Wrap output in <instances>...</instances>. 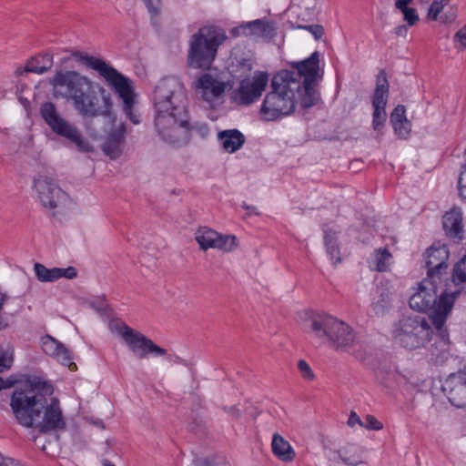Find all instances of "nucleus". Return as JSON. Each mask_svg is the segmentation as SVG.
Wrapping results in <instances>:
<instances>
[{
	"mask_svg": "<svg viewBox=\"0 0 466 466\" xmlns=\"http://www.w3.org/2000/svg\"><path fill=\"white\" fill-rule=\"evenodd\" d=\"M52 393V386L37 377L17 385L12 393L10 406L19 424L41 434L65 430L66 421L58 399L48 400L46 398Z\"/></svg>",
	"mask_w": 466,
	"mask_h": 466,
	"instance_id": "obj_1",
	"label": "nucleus"
},
{
	"mask_svg": "<svg viewBox=\"0 0 466 466\" xmlns=\"http://www.w3.org/2000/svg\"><path fill=\"white\" fill-rule=\"evenodd\" d=\"M155 127L165 142L183 145L189 139L187 95L182 82L175 76L158 81L153 94Z\"/></svg>",
	"mask_w": 466,
	"mask_h": 466,
	"instance_id": "obj_2",
	"label": "nucleus"
},
{
	"mask_svg": "<svg viewBox=\"0 0 466 466\" xmlns=\"http://www.w3.org/2000/svg\"><path fill=\"white\" fill-rule=\"evenodd\" d=\"M303 96L301 82L289 70L279 72L271 80L259 113L265 121H276L291 115Z\"/></svg>",
	"mask_w": 466,
	"mask_h": 466,
	"instance_id": "obj_3",
	"label": "nucleus"
},
{
	"mask_svg": "<svg viewBox=\"0 0 466 466\" xmlns=\"http://www.w3.org/2000/svg\"><path fill=\"white\" fill-rule=\"evenodd\" d=\"M438 280L425 278L419 284L416 291L410 296L409 304L412 309L421 312L430 311L432 324L441 332L440 343L448 345V334L442 330L448 315L451 313L456 296L459 292H442L437 295Z\"/></svg>",
	"mask_w": 466,
	"mask_h": 466,
	"instance_id": "obj_4",
	"label": "nucleus"
},
{
	"mask_svg": "<svg viewBox=\"0 0 466 466\" xmlns=\"http://www.w3.org/2000/svg\"><path fill=\"white\" fill-rule=\"evenodd\" d=\"M303 322L307 333L336 350L349 351L355 345L356 334L353 329L333 316L306 312Z\"/></svg>",
	"mask_w": 466,
	"mask_h": 466,
	"instance_id": "obj_5",
	"label": "nucleus"
},
{
	"mask_svg": "<svg viewBox=\"0 0 466 466\" xmlns=\"http://www.w3.org/2000/svg\"><path fill=\"white\" fill-rule=\"evenodd\" d=\"M74 57L77 62L96 71L106 80L108 85L113 87L115 92L122 99L123 110L127 117H128L133 124H138L140 122L139 117L133 112L135 93L131 80L100 58L80 52L75 53Z\"/></svg>",
	"mask_w": 466,
	"mask_h": 466,
	"instance_id": "obj_6",
	"label": "nucleus"
},
{
	"mask_svg": "<svg viewBox=\"0 0 466 466\" xmlns=\"http://www.w3.org/2000/svg\"><path fill=\"white\" fill-rule=\"evenodd\" d=\"M227 39L224 29L205 25L193 35L190 41L188 63L196 68L208 69L214 61L218 47Z\"/></svg>",
	"mask_w": 466,
	"mask_h": 466,
	"instance_id": "obj_7",
	"label": "nucleus"
},
{
	"mask_svg": "<svg viewBox=\"0 0 466 466\" xmlns=\"http://www.w3.org/2000/svg\"><path fill=\"white\" fill-rule=\"evenodd\" d=\"M431 327L420 315H406L393 326L392 337L396 343L409 350L423 348L431 339Z\"/></svg>",
	"mask_w": 466,
	"mask_h": 466,
	"instance_id": "obj_8",
	"label": "nucleus"
},
{
	"mask_svg": "<svg viewBox=\"0 0 466 466\" xmlns=\"http://www.w3.org/2000/svg\"><path fill=\"white\" fill-rule=\"evenodd\" d=\"M319 55L315 51L311 56L302 61L293 62L292 66L296 71L295 77L301 82L303 96L301 97V106L309 108L315 106L319 100V93L316 89V85L321 75H319Z\"/></svg>",
	"mask_w": 466,
	"mask_h": 466,
	"instance_id": "obj_9",
	"label": "nucleus"
},
{
	"mask_svg": "<svg viewBox=\"0 0 466 466\" xmlns=\"http://www.w3.org/2000/svg\"><path fill=\"white\" fill-rule=\"evenodd\" d=\"M40 114L54 133L75 144L79 151H94V147L83 137L78 128L59 115L54 103L42 104Z\"/></svg>",
	"mask_w": 466,
	"mask_h": 466,
	"instance_id": "obj_10",
	"label": "nucleus"
},
{
	"mask_svg": "<svg viewBox=\"0 0 466 466\" xmlns=\"http://www.w3.org/2000/svg\"><path fill=\"white\" fill-rule=\"evenodd\" d=\"M34 188L43 208L51 215L64 214L71 205L70 197L53 178L39 175L34 178Z\"/></svg>",
	"mask_w": 466,
	"mask_h": 466,
	"instance_id": "obj_11",
	"label": "nucleus"
},
{
	"mask_svg": "<svg viewBox=\"0 0 466 466\" xmlns=\"http://www.w3.org/2000/svg\"><path fill=\"white\" fill-rule=\"evenodd\" d=\"M103 106H98V96L94 88L93 82L88 78L86 86L81 88L73 98L74 106L82 116H109L112 108V100L104 88H100Z\"/></svg>",
	"mask_w": 466,
	"mask_h": 466,
	"instance_id": "obj_12",
	"label": "nucleus"
},
{
	"mask_svg": "<svg viewBox=\"0 0 466 466\" xmlns=\"http://www.w3.org/2000/svg\"><path fill=\"white\" fill-rule=\"evenodd\" d=\"M118 334L138 359H146L149 354L157 357L167 355V350L159 347L152 339L124 323L118 328Z\"/></svg>",
	"mask_w": 466,
	"mask_h": 466,
	"instance_id": "obj_13",
	"label": "nucleus"
},
{
	"mask_svg": "<svg viewBox=\"0 0 466 466\" xmlns=\"http://www.w3.org/2000/svg\"><path fill=\"white\" fill-rule=\"evenodd\" d=\"M268 83V74L256 71L252 78H244L232 92V100L241 106H249L257 101L265 91Z\"/></svg>",
	"mask_w": 466,
	"mask_h": 466,
	"instance_id": "obj_14",
	"label": "nucleus"
},
{
	"mask_svg": "<svg viewBox=\"0 0 466 466\" xmlns=\"http://www.w3.org/2000/svg\"><path fill=\"white\" fill-rule=\"evenodd\" d=\"M87 79L76 71H59L50 79L53 95L56 98L73 100L81 88L86 86Z\"/></svg>",
	"mask_w": 466,
	"mask_h": 466,
	"instance_id": "obj_15",
	"label": "nucleus"
},
{
	"mask_svg": "<svg viewBox=\"0 0 466 466\" xmlns=\"http://www.w3.org/2000/svg\"><path fill=\"white\" fill-rule=\"evenodd\" d=\"M195 238L202 250L218 248L224 252H230L238 246L235 236L222 235L207 227L199 228L195 233Z\"/></svg>",
	"mask_w": 466,
	"mask_h": 466,
	"instance_id": "obj_16",
	"label": "nucleus"
},
{
	"mask_svg": "<svg viewBox=\"0 0 466 466\" xmlns=\"http://www.w3.org/2000/svg\"><path fill=\"white\" fill-rule=\"evenodd\" d=\"M389 96V83L384 70L377 76L376 88L372 98L373 114L372 125L375 130H380L386 121L385 107Z\"/></svg>",
	"mask_w": 466,
	"mask_h": 466,
	"instance_id": "obj_17",
	"label": "nucleus"
},
{
	"mask_svg": "<svg viewBox=\"0 0 466 466\" xmlns=\"http://www.w3.org/2000/svg\"><path fill=\"white\" fill-rule=\"evenodd\" d=\"M449 250L445 246H431L425 253L427 278L441 280L448 268Z\"/></svg>",
	"mask_w": 466,
	"mask_h": 466,
	"instance_id": "obj_18",
	"label": "nucleus"
},
{
	"mask_svg": "<svg viewBox=\"0 0 466 466\" xmlns=\"http://www.w3.org/2000/svg\"><path fill=\"white\" fill-rule=\"evenodd\" d=\"M441 389L451 405L456 408L466 407V372L450 375Z\"/></svg>",
	"mask_w": 466,
	"mask_h": 466,
	"instance_id": "obj_19",
	"label": "nucleus"
},
{
	"mask_svg": "<svg viewBox=\"0 0 466 466\" xmlns=\"http://www.w3.org/2000/svg\"><path fill=\"white\" fill-rule=\"evenodd\" d=\"M43 351L56 359L61 364L67 366L70 370L76 369V364L72 361L69 350L64 344L49 335H46L41 339Z\"/></svg>",
	"mask_w": 466,
	"mask_h": 466,
	"instance_id": "obj_20",
	"label": "nucleus"
},
{
	"mask_svg": "<svg viewBox=\"0 0 466 466\" xmlns=\"http://www.w3.org/2000/svg\"><path fill=\"white\" fill-rule=\"evenodd\" d=\"M127 127L121 123L117 128L112 130L102 145L103 152L111 159L118 158L123 153L126 141Z\"/></svg>",
	"mask_w": 466,
	"mask_h": 466,
	"instance_id": "obj_21",
	"label": "nucleus"
},
{
	"mask_svg": "<svg viewBox=\"0 0 466 466\" xmlns=\"http://www.w3.org/2000/svg\"><path fill=\"white\" fill-rule=\"evenodd\" d=\"M443 228L446 234L452 238H462V213L458 208L445 213L443 216Z\"/></svg>",
	"mask_w": 466,
	"mask_h": 466,
	"instance_id": "obj_22",
	"label": "nucleus"
},
{
	"mask_svg": "<svg viewBox=\"0 0 466 466\" xmlns=\"http://www.w3.org/2000/svg\"><path fill=\"white\" fill-rule=\"evenodd\" d=\"M198 88L202 90V96L207 101H211L220 96L225 91V84L213 78L210 75H203L198 80Z\"/></svg>",
	"mask_w": 466,
	"mask_h": 466,
	"instance_id": "obj_23",
	"label": "nucleus"
},
{
	"mask_svg": "<svg viewBox=\"0 0 466 466\" xmlns=\"http://www.w3.org/2000/svg\"><path fill=\"white\" fill-rule=\"evenodd\" d=\"M218 137L222 147L228 153L236 152L245 143L244 135L238 129L220 131Z\"/></svg>",
	"mask_w": 466,
	"mask_h": 466,
	"instance_id": "obj_24",
	"label": "nucleus"
},
{
	"mask_svg": "<svg viewBox=\"0 0 466 466\" xmlns=\"http://www.w3.org/2000/svg\"><path fill=\"white\" fill-rule=\"evenodd\" d=\"M248 26V35L265 40H269L276 35V27L274 23L269 22L267 19H257L251 22L246 23Z\"/></svg>",
	"mask_w": 466,
	"mask_h": 466,
	"instance_id": "obj_25",
	"label": "nucleus"
},
{
	"mask_svg": "<svg viewBox=\"0 0 466 466\" xmlns=\"http://www.w3.org/2000/svg\"><path fill=\"white\" fill-rule=\"evenodd\" d=\"M224 410L228 413L232 419L241 420V421H248L250 420H255L260 413L258 409L252 404H245L243 406H226L224 407Z\"/></svg>",
	"mask_w": 466,
	"mask_h": 466,
	"instance_id": "obj_26",
	"label": "nucleus"
},
{
	"mask_svg": "<svg viewBox=\"0 0 466 466\" xmlns=\"http://www.w3.org/2000/svg\"><path fill=\"white\" fill-rule=\"evenodd\" d=\"M324 232V242L327 248V253L332 260L333 264L336 265L341 261L340 250L337 245V234L338 231L325 225L323 227Z\"/></svg>",
	"mask_w": 466,
	"mask_h": 466,
	"instance_id": "obj_27",
	"label": "nucleus"
},
{
	"mask_svg": "<svg viewBox=\"0 0 466 466\" xmlns=\"http://www.w3.org/2000/svg\"><path fill=\"white\" fill-rule=\"evenodd\" d=\"M380 383L389 389H393L406 381V377L391 367H382L378 371Z\"/></svg>",
	"mask_w": 466,
	"mask_h": 466,
	"instance_id": "obj_28",
	"label": "nucleus"
},
{
	"mask_svg": "<svg viewBox=\"0 0 466 466\" xmlns=\"http://www.w3.org/2000/svg\"><path fill=\"white\" fill-rule=\"evenodd\" d=\"M392 256L387 248L375 249L369 261L370 268L379 272L387 271L390 268Z\"/></svg>",
	"mask_w": 466,
	"mask_h": 466,
	"instance_id": "obj_29",
	"label": "nucleus"
},
{
	"mask_svg": "<svg viewBox=\"0 0 466 466\" xmlns=\"http://www.w3.org/2000/svg\"><path fill=\"white\" fill-rule=\"evenodd\" d=\"M271 447L274 455L282 461H292L296 456L294 449L286 439H272Z\"/></svg>",
	"mask_w": 466,
	"mask_h": 466,
	"instance_id": "obj_30",
	"label": "nucleus"
},
{
	"mask_svg": "<svg viewBox=\"0 0 466 466\" xmlns=\"http://www.w3.org/2000/svg\"><path fill=\"white\" fill-rule=\"evenodd\" d=\"M362 451L354 443L347 442L346 445L339 450V455L342 461L350 465L355 466L362 461Z\"/></svg>",
	"mask_w": 466,
	"mask_h": 466,
	"instance_id": "obj_31",
	"label": "nucleus"
},
{
	"mask_svg": "<svg viewBox=\"0 0 466 466\" xmlns=\"http://www.w3.org/2000/svg\"><path fill=\"white\" fill-rule=\"evenodd\" d=\"M52 56L51 55H44L41 56V61L36 58H32L27 62L25 66L26 72L35 73L38 75H42L48 71L52 67Z\"/></svg>",
	"mask_w": 466,
	"mask_h": 466,
	"instance_id": "obj_32",
	"label": "nucleus"
},
{
	"mask_svg": "<svg viewBox=\"0 0 466 466\" xmlns=\"http://www.w3.org/2000/svg\"><path fill=\"white\" fill-rule=\"evenodd\" d=\"M253 69V62L249 58L236 59L230 66V73L237 78H249L248 76Z\"/></svg>",
	"mask_w": 466,
	"mask_h": 466,
	"instance_id": "obj_33",
	"label": "nucleus"
},
{
	"mask_svg": "<svg viewBox=\"0 0 466 466\" xmlns=\"http://www.w3.org/2000/svg\"><path fill=\"white\" fill-rule=\"evenodd\" d=\"M34 269L38 280L42 282H53L58 279L59 268H48L41 263H35Z\"/></svg>",
	"mask_w": 466,
	"mask_h": 466,
	"instance_id": "obj_34",
	"label": "nucleus"
},
{
	"mask_svg": "<svg viewBox=\"0 0 466 466\" xmlns=\"http://www.w3.org/2000/svg\"><path fill=\"white\" fill-rule=\"evenodd\" d=\"M378 299L373 303L374 309L378 312H383L385 309H387L391 300V293L388 289L385 288H378L377 289Z\"/></svg>",
	"mask_w": 466,
	"mask_h": 466,
	"instance_id": "obj_35",
	"label": "nucleus"
},
{
	"mask_svg": "<svg viewBox=\"0 0 466 466\" xmlns=\"http://www.w3.org/2000/svg\"><path fill=\"white\" fill-rule=\"evenodd\" d=\"M147 9L150 15L152 24L157 25V18L161 14L162 2L161 0H143Z\"/></svg>",
	"mask_w": 466,
	"mask_h": 466,
	"instance_id": "obj_36",
	"label": "nucleus"
},
{
	"mask_svg": "<svg viewBox=\"0 0 466 466\" xmlns=\"http://www.w3.org/2000/svg\"><path fill=\"white\" fill-rule=\"evenodd\" d=\"M452 278L456 283L466 281V255L455 265Z\"/></svg>",
	"mask_w": 466,
	"mask_h": 466,
	"instance_id": "obj_37",
	"label": "nucleus"
},
{
	"mask_svg": "<svg viewBox=\"0 0 466 466\" xmlns=\"http://www.w3.org/2000/svg\"><path fill=\"white\" fill-rule=\"evenodd\" d=\"M450 1L451 0H433L428 11V17L436 21L440 13L443 10L444 6L450 3Z\"/></svg>",
	"mask_w": 466,
	"mask_h": 466,
	"instance_id": "obj_38",
	"label": "nucleus"
},
{
	"mask_svg": "<svg viewBox=\"0 0 466 466\" xmlns=\"http://www.w3.org/2000/svg\"><path fill=\"white\" fill-rule=\"evenodd\" d=\"M408 120L406 117V108L402 105L397 106L390 114V123L400 125L401 121Z\"/></svg>",
	"mask_w": 466,
	"mask_h": 466,
	"instance_id": "obj_39",
	"label": "nucleus"
},
{
	"mask_svg": "<svg viewBox=\"0 0 466 466\" xmlns=\"http://www.w3.org/2000/svg\"><path fill=\"white\" fill-rule=\"evenodd\" d=\"M298 369L300 372L302 378L306 380H313L315 378V374L307 361L304 360H299L298 362Z\"/></svg>",
	"mask_w": 466,
	"mask_h": 466,
	"instance_id": "obj_40",
	"label": "nucleus"
},
{
	"mask_svg": "<svg viewBox=\"0 0 466 466\" xmlns=\"http://www.w3.org/2000/svg\"><path fill=\"white\" fill-rule=\"evenodd\" d=\"M400 125L392 124L394 132L400 138H406L410 132V122L409 120L401 121Z\"/></svg>",
	"mask_w": 466,
	"mask_h": 466,
	"instance_id": "obj_41",
	"label": "nucleus"
},
{
	"mask_svg": "<svg viewBox=\"0 0 466 466\" xmlns=\"http://www.w3.org/2000/svg\"><path fill=\"white\" fill-rule=\"evenodd\" d=\"M362 427L370 431H379L383 428V424L381 421L378 420L374 416L367 415L363 420Z\"/></svg>",
	"mask_w": 466,
	"mask_h": 466,
	"instance_id": "obj_42",
	"label": "nucleus"
},
{
	"mask_svg": "<svg viewBox=\"0 0 466 466\" xmlns=\"http://www.w3.org/2000/svg\"><path fill=\"white\" fill-rule=\"evenodd\" d=\"M402 15L403 20L407 23L409 26L415 25L420 20V17L415 8L410 7L405 12H403Z\"/></svg>",
	"mask_w": 466,
	"mask_h": 466,
	"instance_id": "obj_43",
	"label": "nucleus"
},
{
	"mask_svg": "<svg viewBox=\"0 0 466 466\" xmlns=\"http://www.w3.org/2000/svg\"><path fill=\"white\" fill-rule=\"evenodd\" d=\"M299 28L309 31L316 40H319L324 35V28L320 25H299Z\"/></svg>",
	"mask_w": 466,
	"mask_h": 466,
	"instance_id": "obj_44",
	"label": "nucleus"
},
{
	"mask_svg": "<svg viewBox=\"0 0 466 466\" xmlns=\"http://www.w3.org/2000/svg\"><path fill=\"white\" fill-rule=\"evenodd\" d=\"M453 41L456 47L461 49L466 47V25L455 34Z\"/></svg>",
	"mask_w": 466,
	"mask_h": 466,
	"instance_id": "obj_45",
	"label": "nucleus"
},
{
	"mask_svg": "<svg viewBox=\"0 0 466 466\" xmlns=\"http://www.w3.org/2000/svg\"><path fill=\"white\" fill-rule=\"evenodd\" d=\"M12 361V357L8 356L7 353L0 348V373L10 369Z\"/></svg>",
	"mask_w": 466,
	"mask_h": 466,
	"instance_id": "obj_46",
	"label": "nucleus"
},
{
	"mask_svg": "<svg viewBox=\"0 0 466 466\" xmlns=\"http://www.w3.org/2000/svg\"><path fill=\"white\" fill-rule=\"evenodd\" d=\"M59 276L58 279L61 278H65L67 279H73L76 278L77 276V270L74 267H68L66 268H59Z\"/></svg>",
	"mask_w": 466,
	"mask_h": 466,
	"instance_id": "obj_47",
	"label": "nucleus"
},
{
	"mask_svg": "<svg viewBox=\"0 0 466 466\" xmlns=\"http://www.w3.org/2000/svg\"><path fill=\"white\" fill-rule=\"evenodd\" d=\"M458 184L460 196L466 199V169L461 173Z\"/></svg>",
	"mask_w": 466,
	"mask_h": 466,
	"instance_id": "obj_48",
	"label": "nucleus"
},
{
	"mask_svg": "<svg viewBox=\"0 0 466 466\" xmlns=\"http://www.w3.org/2000/svg\"><path fill=\"white\" fill-rule=\"evenodd\" d=\"M248 30V26H246V24H243L239 26L233 27L230 29L229 34L232 37H238L241 34L248 35L246 31Z\"/></svg>",
	"mask_w": 466,
	"mask_h": 466,
	"instance_id": "obj_49",
	"label": "nucleus"
},
{
	"mask_svg": "<svg viewBox=\"0 0 466 466\" xmlns=\"http://www.w3.org/2000/svg\"><path fill=\"white\" fill-rule=\"evenodd\" d=\"M412 3V0H396L394 3V6L396 9L401 12H405L409 7V5Z\"/></svg>",
	"mask_w": 466,
	"mask_h": 466,
	"instance_id": "obj_50",
	"label": "nucleus"
},
{
	"mask_svg": "<svg viewBox=\"0 0 466 466\" xmlns=\"http://www.w3.org/2000/svg\"><path fill=\"white\" fill-rule=\"evenodd\" d=\"M0 466H19V462L13 458L5 457L0 453Z\"/></svg>",
	"mask_w": 466,
	"mask_h": 466,
	"instance_id": "obj_51",
	"label": "nucleus"
},
{
	"mask_svg": "<svg viewBox=\"0 0 466 466\" xmlns=\"http://www.w3.org/2000/svg\"><path fill=\"white\" fill-rule=\"evenodd\" d=\"M363 420H360V418L354 412L351 411L350 415L348 419V425L350 427H354L356 424H359L362 427Z\"/></svg>",
	"mask_w": 466,
	"mask_h": 466,
	"instance_id": "obj_52",
	"label": "nucleus"
},
{
	"mask_svg": "<svg viewBox=\"0 0 466 466\" xmlns=\"http://www.w3.org/2000/svg\"><path fill=\"white\" fill-rule=\"evenodd\" d=\"M189 133L193 130H197L201 136H206L208 132V127L206 124H201L198 126H193L189 123Z\"/></svg>",
	"mask_w": 466,
	"mask_h": 466,
	"instance_id": "obj_53",
	"label": "nucleus"
},
{
	"mask_svg": "<svg viewBox=\"0 0 466 466\" xmlns=\"http://www.w3.org/2000/svg\"><path fill=\"white\" fill-rule=\"evenodd\" d=\"M408 25H399L395 28V34L397 35H400V36H406L407 33H408Z\"/></svg>",
	"mask_w": 466,
	"mask_h": 466,
	"instance_id": "obj_54",
	"label": "nucleus"
},
{
	"mask_svg": "<svg viewBox=\"0 0 466 466\" xmlns=\"http://www.w3.org/2000/svg\"><path fill=\"white\" fill-rule=\"evenodd\" d=\"M198 466H218V462L215 461L214 460L207 459L199 462Z\"/></svg>",
	"mask_w": 466,
	"mask_h": 466,
	"instance_id": "obj_55",
	"label": "nucleus"
},
{
	"mask_svg": "<svg viewBox=\"0 0 466 466\" xmlns=\"http://www.w3.org/2000/svg\"><path fill=\"white\" fill-rule=\"evenodd\" d=\"M242 208H245L248 211V215H251V214H256L257 215L258 214L256 207L248 206L246 203H243Z\"/></svg>",
	"mask_w": 466,
	"mask_h": 466,
	"instance_id": "obj_56",
	"label": "nucleus"
},
{
	"mask_svg": "<svg viewBox=\"0 0 466 466\" xmlns=\"http://www.w3.org/2000/svg\"><path fill=\"white\" fill-rule=\"evenodd\" d=\"M11 382H7L3 378L0 377V390L11 387Z\"/></svg>",
	"mask_w": 466,
	"mask_h": 466,
	"instance_id": "obj_57",
	"label": "nucleus"
},
{
	"mask_svg": "<svg viewBox=\"0 0 466 466\" xmlns=\"http://www.w3.org/2000/svg\"><path fill=\"white\" fill-rule=\"evenodd\" d=\"M101 465L102 466H116L112 461H110L107 459H102L101 460Z\"/></svg>",
	"mask_w": 466,
	"mask_h": 466,
	"instance_id": "obj_58",
	"label": "nucleus"
},
{
	"mask_svg": "<svg viewBox=\"0 0 466 466\" xmlns=\"http://www.w3.org/2000/svg\"><path fill=\"white\" fill-rule=\"evenodd\" d=\"M169 360H172V359L170 357L167 358ZM174 362L176 363H184V360H182L180 357L178 356H175L174 360H173Z\"/></svg>",
	"mask_w": 466,
	"mask_h": 466,
	"instance_id": "obj_59",
	"label": "nucleus"
},
{
	"mask_svg": "<svg viewBox=\"0 0 466 466\" xmlns=\"http://www.w3.org/2000/svg\"><path fill=\"white\" fill-rule=\"evenodd\" d=\"M40 447H41V449H42L45 452H46L47 454H51V452H50L49 451H47V446H46V443L41 444V446H40Z\"/></svg>",
	"mask_w": 466,
	"mask_h": 466,
	"instance_id": "obj_60",
	"label": "nucleus"
},
{
	"mask_svg": "<svg viewBox=\"0 0 466 466\" xmlns=\"http://www.w3.org/2000/svg\"><path fill=\"white\" fill-rule=\"evenodd\" d=\"M58 439H49L47 443L48 445H53V444H56Z\"/></svg>",
	"mask_w": 466,
	"mask_h": 466,
	"instance_id": "obj_61",
	"label": "nucleus"
},
{
	"mask_svg": "<svg viewBox=\"0 0 466 466\" xmlns=\"http://www.w3.org/2000/svg\"><path fill=\"white\" fill-rule=\"evenodd\" d=\"M93 423L98 427H103V423L101 420H98V421H93Z\"/></svg>",
	"mask_w": 466,
	"mask_h": 466,
	"instance_id": "obj_62",
	"label": "nucleus"
},
{
	"mask_svg": "<svg viewBox=\"0 0 466 466\" xmlns=\"http://www.w3.org/2000/svg\"><path fill=\"white\" fill-rule=\"evenodd\" d=\"M271 437L277 438V437H282V436L278 432H274Z\"/></svg>",
	"mask_w": 466,
	"mask_h": 466,
	"instance_id": "obj_63",
	"label": "nucleus"
}]
</instances>
